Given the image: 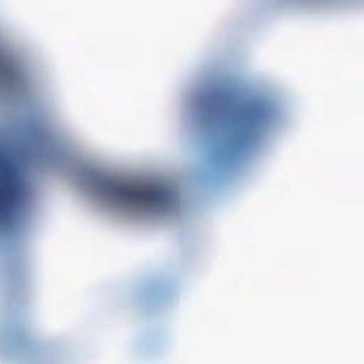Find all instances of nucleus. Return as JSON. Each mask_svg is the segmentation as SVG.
I'll use <instances>...</instances> for the list:
<instances>
[{"label": "nucleus", "mask_w": 364, "mask_h": 364, "mask_svg": "<svg viewBox=\"0 0 364 364\" xmlns=\"http://www.w3.org/2000/svg\"><path fill=\"white\" fill-rule=\"evenodd\" d=\"M16 195L13 170L0 150V218L9 214L15 203Z\"/></svg>", "instance_id": "f03ea898"}, {"label": "nucleus", "mask_w": 364, "mask_h": 364, "mask_svg": "<svg viewBox=\"0 0 364 364\" xmlns=\"http://www.w3.org/2000/svg\"><path fill=\"white\" fill-rule=\"evenodd\" d=\"M100 189L117 199L134 205L146 206H166L174 200V195L164 186L139 187L121 184L113 180L100 183Z\"/></svg>", "instance_id": "f257e3e1"}]
</instances>
